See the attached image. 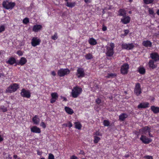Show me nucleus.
I'll list each match as a JSON object with an SVG mask.
<instances>
[{
    "label": "nucleus",
    "mask_w": 159,
    "mask_h": 159,
    "mask_svg": "<svg viewBox=\"0 0 159 159\" xmlns=\"http://www.w3.org/2000/svg\"><path fill=\"white\" fill-rule=\"evenodd\" d=\"M82 89L78 86L74 87L72 90L71 94L74 98H77L82 93Z\"/></svg>",
    "instance_id": "1"
},
{
    "label": "nucleus",
    "mask_w": 159,
    "mask_h": 159,
    "mask_svg": "<svg viewBox=\"0 0 159 159\" xmlns=\"http://www.w3.org/2000/svg\"><path fill=\"white\" fill-rule=\"evenodd\" d=\"M115 48V45L113 43H111L110 47L106 46L107 51L106 55L107 57H111L114 54V48Z\"/></svg>",
    "instance_id": "2"
},
{
    "label": "nucleus",
    "mask_w": 159,
    "mask_h": 159,
    "mask_svg": "<svg viewBox=\"0 0 159 159\" xmlns=\"http://www.w3.org/2000/svg\"><path fill=\"white\" fill-rule=\"evenodd\" d=\"M16 5L14 2H9L8 1H4L2 4L3 7L7 9H12Z\"/></svg>",
    "instance_id": "3"
},
{
    "label": "nucleus",
    "mask_w": 159,
    "mask_h": 159,
    "mask_svg": "<svg viewBox=\"0 0 159 159\" xmlns=\"http://www.w3.org/2000/svg\"><path fill=\"white\" fill-rule=\"evenodd\" d=\"M140 132H142V134L146 135L148 133L149 136L150 137H152L153 135L150 134L151 127L149 126H146L139 129Z\"/></svg>",
    "instance_id": "4"
},
{
    "label": "nucleus",
    "mask_w": 159,
    "mask_h": 159,
    "mask_svg": "<svg viewBox=\"0 0 159 159\" xmlns=\"http://www.w3.org/2000/svg\"><path fill=\"white\" fill-rule=\"evenodd\" d=\"M19 88L18 84L16 83L13 84L8 87L6 90L7 92L12 93L15 92Z\"/></svg>",
    "instance_id": "5"
},
{
    "label": "nucleus",
    "mask_w": 159,
    "mask_h": 159,
    "mask_svg": "<svg viewBox=\"0 0 159 159\" xmlns=\"http://www.w3.org/2000/svg\"><path fill=\"white\" fill-rule=\"evenodd\" d=\"M70 72V70L68 69L62 68L58 70L57 74L60 77H62L69 74Z\"/></svg>",
    "instance_id": "6"
},
{
    "label": "nucleus",
    "mask_w": 159,
    "mask_h": 159,
    "mask_svg": "<svg viewBox=\"0 0 159 159\" xmlns=\"http://www.w3.org/2000/svg\"><path fill=\"white\" fill-rule=\"evenodd\" d=\"M76 75L78 78L84 77L85 75L84 69L81 67L78 68L76 73Z\"/></svg>",
    "instance_id": "7"
},
{
    "label": "nucleus",
    "mask_w": 159,
    "mask_h": 159,
    "mask_svg": "<svg viewBox=\"0 0 159 159\" xmlns=\"http://www.w3.org/2000/svg\"><path fill=\"white\" fill-rule=\"evenodd\" d=\"M41 42V40L38 37H33L31 41V44L32 46L35 47L40 44Z\"/></svg>",
    "instance_id": "8"
},
{
    "label": "nucleus",
    "mask_w": 159,
    "mask_h": 159,
    "mask_svg": "<svg viewBox=\"0 0 159 159\" xmlns=\"http://www.w3.org/2000/svg\"><path fill=\"white\" fill-rule=\"evenodd\" d=\"M20 94L22 97L27 98H29L31 96L30 91L24 89H22L21 90Z\"/></svg>",
    "instance_id": "9"
},
{
    "label": "nucleus",
    "mask_w": 159,
    "mask_h": 159,
    "mask_svg": "<svg viewBox=\"0 0 159 159\" xmlns=\"http://www.w3.org/2000/svg\"><path fill=\"white\" fill-rule=\"evenodd\" d=\"M129 66L128 64H124L121 66L120 71L123 74H127L128 72Z\"/></svg>",
    "instance_id": "10"
},
{
    "label": "nucleus",
    "mask_w": 159,
    "mask_h": 159,
    "mask_svg": "<svg viewBox=\"0 0 159 159\" xmlns=\"http://www.w3.org/2000/svg\"><path fill=\"white\" fill-rule=\"evenodd\" d=\"M134 45L133 43H123L121 45V48L123 49L126 50H130L133 48L134 47Z\"/></svg>",
    "instance_id": "11"
},
{
    "label": "nucleus",
    "mask_w": 159,
    "mask_h": 159,
    "mask_svg": "<svg viewBox=\"0 0 159 159\" xmlns=\"http://www.w3.org/2000/svg\"><path fill=\"white\" fill-rule=\"evenodd\" d=\"M140 139L145 144H148L152 141L151 139L147 138L146 136L143 135H141Z\"/></svg>",
    "instance_id": "12"
},
{
    "label": "nucleus",
    "mask_w": 159,
    "mask_h": 159,
    "mask_svg": "<svg viewBox=\"0 0 159 159\" xmlns=\"http://www.w3.org/2000/svg\"><path fill=\"white\" fill-rule=\"evenodd\" d=\"M134 92L137 96H139L141 93L140 84L138 83L136 84L134 89Z\"/></svg>",
    "instance_id": "13"
},
{
    "label": "nucleus",
    "mask_w": 159,
    "mask_h": 159,
    "mask_svg": "<svg viewBox=\"0 0 159 159\" xmlns=\"http://www.w3.org/2000/svg\"><path fill=\"white\" fill-rule=\"evenodd\" d=\"M52 98L50 100V102L53 103L55 102L58 97V94L56 92L52 93L51 94Z\"/></svg>",
    "instance_id": "14"
},
{
    "label": "nucleus",
    "mask_w": 159,
    "mask_h": 159,
    "mask_svg": "<svg viewBox=\"0 0 159 159\" xmlns=\"http://www.w3.org/2000/svg\"><path fill=\"white\" fill-rule=\"evenodd\" d=\"M150 57L155 62L159 60V55L157 53H152L150 54Z\"/></svg>",
    "instance_id": "15"
},
{
    "label": "nucleus",
    "mask_w": 159,
    "mask_h": 159,
    "mask_svg": "<svg viewBox=\"0 0 159 159\" xmlns=\"http://www.w3.org/2000/svg\"><path fill=\"white\" fill-rule=\"evenodd\" d=\"M130 20V18L129 16H123V18L121 19V21L123 24H126L129 23Z\"/></svg>",
    "instance_id": "16"
},
{
    "label": "nucleus",
    "mask_w": 159,
    "mask_h": 159,
    "mask_svg": "<svg viewBox=\"0 0 159 159\" xmlns=\"http://www.w3.org/2000/svg\"><path fill=\"white\" fill-rule=\"evenodd\" d=\"M30 129L31 132L33 133H40L41 132L40 129L35 126H33Z\"/></svg>",
    "instance_id": "17"
},
{
    "label": "nucleus",
    "mask_w": 159,
    "mask_h": 159,
    "mask_svg": "<svg viewBox=\"0 0 159 159\" xmlns=\"http://www.w3.org/2000/svg\"><path fill=\"white\" fill-rule=\"evenodd\" d=\"M154 62H155L152 60H150L148 64L149 67L152 69H153L157 67V65L154 64Z\"/></svg>",
    "instance_id": "18"
},
{
    "label": "nucleus",
    "mask_w": 159,
    "mask_h": 159,
    "mask_svg": "<svg viewBox=\"0 0 159 159\" xmlns=\"http://www.w3.org/2000/svg\"><path fill=\"white\" fill-rule=\"evenodd\" d=\"M27 62V60L26 58L24 57L21 58L19 62L17 63L18 65H20L21 66H23Z\"/></svg>",
    "instance_id": "19"
},
{
    "label": "nucleus",
    "mask_w": 159,
    "mask_h": 159,
    "mask_svg": "<svg viewBox=\"0 0 159 159\" xmlns=\"http://www.w3.org/2000/svg\"><path fill=\"white\" fill-rule=\"evenodd\" d=\"M128 117V115L126 113H122L119 116V120L121 121H124Z\"/></svg>",
    "instance_id": "20"
},
{
    "label": "nucleus",
    "mask_w": 159,
    "mask_h": 159,
    "mask_svg": "<svg viewBox=\"0 0 159 159\" xmlns=\"http://www.w3.org/2000/svg\"><path fill=\"white\" fill-rule=\"evenodd\" d=\"M142 44L146 47H151L152 46V42L148 40L143 41L142 43Z\"/></svg>",
    "instance_id": "21"
},
{
    "label": "nucleus",
    "mask_w": 159,
    "mask_h": 159,
    "mask_svg": "<svg viewBox=\"0 0 159 159\" xmlns=\"http://www.w3.org/2000/svg\"><path fill=\"white\" fill-rule=\"evenodd\" d=\"M149 104L148 102L140 103L138 106V108H146L149 107Z\"/></svg>",
    "instance_id": "22"
},
{
    "label": "nucleus",
    "mask_w": 159,
    "mask_h": 159,
    "mask_svg": "<svg viewBox=\"0 0 159 159\" xmlns=\"http://www.w3.org/2000/svg\"><path fill=\"white\" fill-rule=\"evenodd\" d=\"M6 63L10 65H12L16 63V60L14 57H11L8 61H6Z\"/></svg>",
    "instance_id": "23"
},
{
    "label": "nucleus",
    "mask_w": 159,
    "mask_h": 159,
    "mask_svg": "<svg viewBox=\"0 0 159 159\" xmlns=\"http://www.w3.org/2000/svg\"><path fill=\"white\" fill-rule=\"evenodd\" d=\"M42 28V25H35L33 26V30L34 32H37Z\"/></svg>",
    "instance_id": "24"
},
{
    "label": "nucleus",
    "mask_w": 159,
    "mask_h": 159,
    "mask_svg": "<svg viewBox=\"0 0 159 159\" xmlns=\"http://www.w3.org/2000/svg\"><path fill=\"white\" fill-rule=\"evenodd\" d=\"M88 42L89 43L92 45H95L97 43L96 40L93 38H90Z\"/></svg>",
    "instance_id": "25"
},
{
    "label": "nucleus",
    "mask_w": 159,
    "mask_h": 159,
    "mask_svg": "<svg viewBox=\"0 0 159 159\" xmlns=\"http://www.w3.org/2000/svg\"><path fill=\"white\" fill-rule=\"evenodd\" d=\"M151 109L154 113H157L159 112V107L155 106H152Z\"/></svg>",
    "instance_id": "26"
},
{
    "label": "nucleus",
    "mask_w": 159,
    "mask_h": 159,
    "mask_svg": "<svg viewBox=\"0 0 159 159\" xmlns=\"http://www.w3.org/2000/svg\"><path fill=\"white\" fill-rule=\"evenodd\" d=\"M65 110L69 114L71 115L74 113L73 110L69 107H65Z\"/></svg>",
    "instance_id": "27"
},
{
    "label": "nucleus",
    "mask_w": 159,
    "mask_h": 159,
    "mask_svg": "<svg viewBox=\"0 0 159 159\" xmlns=\"http://www.w3.org/2000/svg\"><path fill=\"white\" fill-rule=\"evenodd\" d=\"M118 13L119 15L120 16H126V11L124 9H120Z\"/></svg>",
    "instance_id": "28"
},
{
    "label": "nucleus",
    "mask_w": 159,
    "mask_h": 159,
    "mask_svg": "<svg viewBox=\"0 0 159 159\" xmlns=\"http://www.w3.org/2000/svg\"><path fill=\"white\" fill-rule=\"evenodd\" d=\"M76 3L75 2H67L66 4V5L68 7L72 8L75 7V5Z\"/></svg>",
    "instance_id": "29"
},
{
    "label": "nucleus",
    "mask_w": 159,
    "mask_h": 159,
    "mask_svg": "<svg viewBox=\"0 0 159 159\" xmlns=\"http://www.w3.org/2000/svg\"><path fill=\"white\" fill-rule=\"evenodd\" d=\"M39 119L37 116H35L32 119V120L34 124L37 125L39 124Z\"/></svg>",
    "instance_id": "30"
},
{
    "label": "nucleus",
    "mask_w": 159,
    "mask_h": 159,
    "mask_svg": "<svg viewBox=\"0 0 159 159\" xmlns=\"http://www.w3.org/2000/svg\"><path fill=\"white\" fill-rule=\"evenodd\" d=\"M116 76V75L115 73H109L107 76H106V78H113Z\"/></svg>",
    "instance_id": "31"
},
{
    "label": "nucleus",
    "mask_w": 159,
    "mask_h": 159,
    "mask_svg": "<svg viewBox=\"0 0 159 159\" xmlns=\"http://www.w3.org/2000/svg\"><path fill=\"white\" fill-rule=\"evenodd\" d=\"M139 71L141 74H144L145 73V69L143 67H139Z\"/></svg>",
    "instance_id": "32"
},
{
    "label": "nucleus",
    "mask_w": 159,
    "mask_h": 159,
    "mask_svg": "<svg viewBox=\"0 0 159 159\" xmlns=\"http://www.w3.org/2000/svg\"><path fill=\"white\" fill-rule=\"evenodd\" d=\"M75 127L76 129H81L82 127V125L81 124L80 122H75Z\"/></svg>",
    "instance_id": "33"
},
{
    "label": "nucleus",
    "mask_w": 159,
    "mask_h": 159,
    "mask_svg": "<svg viewBox=\"0 0 159 159\" xmlns=\"http://www.w3.org/2000/svg\"><path fill=\"white\" fill-rule=\"evenodd\" d=\"M85 58L87 60H90L93 58V56L91 53H89L85 55Z\"/></svg>",
    "instance_id": "34"
},
{
    "label": "nucleus",
    "mask_w": 159,
    "mask_h": 159,
    "mask_svg": "<svg viewBox=\"0 0 159 159\" xmlns=\"http://www.w3.org/2000/svg\"><path fill=\"white\" fill-rule=\"evenodd\" d=\"M72 124L70 122H69L67 123L63 124L62 125L66 127H68L69 128H71L72 126Z\"/></svg>",
    "instance_id": "35"
},
{
    "label": "nucleus",
    "mask_w": 159,
    "mask_h": 159,
    "mask_svg": "<svg viewBox=\"0 0 159 159\" xmlns=\"http://www.w3.org/2000/svg\"><path fill=\"white\" fill-rule=\"evenodd\" d=\"M103 125L105 126H108L109 125L110 123L109 120H104L103 122Z\"/></svg>",
    "instance_id": "36"
},
{
    "label": "nucleus",
    "mask_w": 159,
    "mask_h": 159,
    "mask_svg": "<svg viewBox=\"0 0 159 159\" xmlns=\"http://www.w3.org/2000/svg\"><path fill=\"white\" fill-rule=\"evenodd\" d=\"M100 138L97 136H94V140L93 142L95 143H97L98 141L100 140Z\"/></svg>",
    "instance_id": "37"
},
{
    "label": "nucleus",
    "mask_w": 159,
    "mask_h": 159,
    "mask_svg": "<svg viewBox=\"0 0 159 159\" xmlns=\"http://www.w3.org/2000/svg\"><path fill=\"white\" fill-rule=\"evenodd\" d=\"M154 0H143L144 3L146 4H149L152 3Z\"/></svg>",
    "instance_id": "38"
},
{
    "label": "nucleus",
    "mask_w": 159,
    "mask_h": 159,
    "mask_svg": "<svg viewBox=\"0 0 159 159\" xmlns=\"http://www.w3.org/2000/svg\"><path fill=\"white\" fill-rule=\"evenodd\" d=\"M5 27L4 25H3L0 26V33L5 30Z\"/></svg>",
    "instance_id": "39"
},
{
    "label": "nucleus",
    "mask_w": 159,
    "mask_h": 159,
    "mask_svg": "<svg viewBox=\"0 0 159 159\" xmlns=\"http://www.w3.org/2000/svg\"><path fill=\"white\" fill-rule=\"evenodd\" d=\"M0 109L2 110V111L3 112H6L7 110V108L3 106H1L0 107Z\"/></svg>",
    "instance_id": "40"
},
{
    "label": "nucleus",
    "mask_w": 159,
    "mask_h": 159,
    "mask_svg": "<svg viewBox=\"0 0 159 159\" xmlns=\"http://www.w3.org/2000/svg\"><path fill=\"white\" fill-rule=\"evenodd\" d=\"M57 34V33H55L53 36H52L51 38L53 40H56L58 38Z\"/></svg>",
    "instance_id": "41"
},
{
    "label": "nucleus",
    "mask_w": 159,
    "mask_h": 159,
    "mask_svg": "<svg viewBox=\"0 0 159 159\" xmlns=\"http://www.w3.org/2000/svg\"><path fill=\"white\" fill-rule=\"evenodd\" d=\"M29 22V19L27 17L25 18L23 21V22L25 24H27Z\"/></svg>",
    "instance_id": "42"
},
{
    "label": "nucleus",
    "mask_w": 159,
    "mask_h": 159,
    "mask_svg": "<svg viewBox=\"0 0 159 159\" xmlns=\"http://www.w3.org/2000/svg\"><path fill=\"white\" fill-rule=\"evenodd\" d=\"M148 12L149 14L151 15H153L155 14L154 12L152 9H151L150 8H148Z\"/></svg>",
    "instance_id": "43"
},
{
    "label": "nucleus",
    "mask_w": 159,
    "mask_h": 159,
    "mask_svg": "<svg viewBox=\"0 0 159 159\" xmlns=\"http://www.w3.org/2000/svg\"><path fill=\"white\" fill-rule=\"evenodd\" d=\"M16 54H17L19 56H22L23 54V52L20 50L17 51Z\"/></svg>",
    "instance_id": "44"
},
{
    "label": "nucleus",
    "mask_w": 159,
    "mask_h": 159,
    "mask_svg": "<svg viewBox=\"0 0 159 159\" xmlns=\"http://www.w3.org/2000/svg\"><path fill=\"white\" fill-rule=\"evenodd\" d=\"M48 159H54V155L52 153L49 154Z\"/></svg>",
    "instance_id": "45"
},
{
    "label": "nucleus",
    "mask_w": 159,
    "mask_h": 159,
    "mask_svg": "<svg viewBox=\"0 0 159 159\" xmlns=\"http://www.w3.org/2000/svg\"><path fill=\"white\" fill-rule=\"evenodd\" d=\"M143 157L146 159H153L152 156H145Z\"/></svg>",
    "instance_id": "46"
},
{
    "label": "nucleus",
    "mask_w": 159,
    "mask_h": 159,
    "mask_svg": "<svg viewBox=\"0 0 159 159\" xmlns=\"http://www.w3.org/2000/svg\"><path fill=\"white\" fill-rule=\"evenodd\" d=\"M40 125L43 128H45L46 126L44 122H42L41 123Z\"/></svg>",
    "instance_id": "47"
},
{
    "label": "nucleus",
    "mask_w": 159,
    "mask_h": 159,
    "mask_svg": "<svg viewBox=\"0 0 159 159\" xmlns=\"http://www.w3.org/2000/svg\"><path fill=\"white\" fill-rule=\"evenodd\" d=\"M124 36H126L129 33V31L128 30H125L124 31Z\"/></svg>",
    "instance_id": "48"
},
{
    "label": "nucleus",
    "mask_w": 159,
    "mask_h": 159,
    "mask_svg": "<svg viewBox=\"0 0 159 159\" xmlns=\"http://www.w3.org/2000/svg\"><path fill=\"white\" fill-rule=\"evenodd\" d=\"M96 102L97 104H99L101 102V100L99 98H98L96 99Z\"/></svg>",
    "instance_id": "49"
},
{
    "label": "nucleus",
    "mask_w": 159,
    "mask_h": 159,
    "mask_svg": "<svg viewBox=\"0 0 159 159\" xmlns=\"http://www.w3.org/2000/svg\"><path fill=\"white\" fill-rule=\"evenodd\" d=\"M37 154L39 155H41L42 154V152L40 151L39 150H37Z\"/></svg>",
    "instance_id": "50"
},
{
    "label": "nucleus",
    "mask_w": 159,
    "mask_h": 159,
    "mask_svg": "<svg viewBox=\"0 0 159 159\" xmlns=\"http://www.w3.org/2000/svg\"><path fill=\"white\" fill-rule=\"evenodd\" d=\"M70 158L71 159H78V157L75 155L72 156Z\"/></svg>",
    "instance_id": "51"
},
{
    "label": "nucleus",
    "mask_w": 159,
    "mask_h": 159,
    "mask_svg": "<svg viewBox=\"0 0 159 159\" xmlns=\"http://www.w3.org/2000/svg\"><path fill=\"white\" fill-rule=\"evenodd\" d=\"M4 140L3 137L0 134V142L3 141Z\"/></svg>",
    "instance_id": "52"
},
{
    "label": "nucleus",
    "mask_w": 159,
    "mask_h": 159,
    "mask_svg": "<svg viewBox=\"0 0 159 159\" xmlns=\"http://www.w3.org/2000/svg\"><path fill=\"white\" fill-rule=\"evenodd\" d=\"M51 74L52 75H53L54 76H55L56 75V72L54 71H52Z\"/></svg>",
    "instance_id": "53"
},
{
    "label": "nucleus",
    "mask_w": 159,
    "mask_h": 159,
    "mask_svg": "<svg viewBox=\"0 0 159 159\" xmlns=\"http://www.w3.org/2000/svg\"><path fill=\"white\" fill-rule=\"evenodd\" d=\"M79 154H82V155H84V154H85V153H84V152L83 151L81 150H80V152H79Z\"/></svg>",
    "instance_id": "54"
},
{
    "label": "nucleus",
    "mask_w": 159,
    "mask_h": 159,
    "mask_svg": "<svg viewBox=\"0 0 159 159\" xmlns=\"http://www.w3.org/2000/svg\"><path fill=\"white\" fill-rule=\"evenodd\" d=\"M84 2L86 3H89L91 2V0H84Z\"/></svg>",
    "instance_id": "55"
},
{
    "label": "nucleus",
    "mask_w": 159,
    "mask_h": 159,
    "mask_svg": "<svg viewBox=\"0 0 159 159\" xmlns=\"http://www.w3.org/2000/svg\"><path fill=\"white\" fill-rule=\"evenodd\" d=\"M107 30V27L105 26H103L102 28V30L103 31H105Z\"/></svg>",
    "instance_id": "56"
},
{
    "label": "nucleus",
    "mask_w": 159,
    "mask_h": 159,
    "mask_svg": "<svg viewBox=\"0 0 159 159\" xmlns=\"http://www.w3.org/2000/svg\"><path fill=\"white\" fill-rule=\"evenodd\" d=\"M62 99H63V100L64 101H67L66 98L65 97H63Z\"/></svg>",
    "instance_id": "57"
},
{
    "label": "nucleus",
    "mask_w": 159,
    "mask_h": 159,
    "mask_svg": "<svg viewBox=\"0 0 159 159\" xmlns=\"http://www.w3.org/2000/svg\"><path fill=\"white\" fill-rule=\"evenodd\" d=\"M129 157V155H128V154L125 155V158H128V157Z\"/></svg>",
    "instance_id": "58"
},
{
    "label": "nucleus",
    "mask_w": 159,
    "mask_h": 159,
    "mask_svg": "<svg viewBox=\"0 0 159 159\" xmlns=\"http://www.w3.org/2000/svg\"><path fill=\"white\" fill-rule=\"evenodd\" d=\"M4 74L3 73H0V78H1L2 76H4Z\"/></svg>",
    "instance_id": "59"
},
{
    "label": "nucleus",
    "mask_w": 159,
    "mask_h": 159,
    "mask_svg": "<svg viewBox=\"0 0 159 159\" xmlns=\"http://www.w3.org/2000/svg\"><path fill=\"white\" fill-rule=\"evenodd\" d=\"M156 13L157 15L159 16V9L157 10V12H156Z\"/></svg>",
    "instance_id": "60"
},
{
    "label": "nucleus",
    "mask_w": 159,
    "mask_h": 159,
    "mask_svg": "<svg viewBox=\"0 0 159 159\" xmlns=\"http://www.w3.org/2000/svg\"><path fill=\"white\" fill-rule=\"evenodd\" d=\"M13 157L15 159H16V158L17 157V156L16 155H14L13 156Z\"/></svg>",
    "instance_id": "61"
},
{
    "label": "nucleus",
    "mask_w": 159,
    "mask_h": 159,
    "mask_svg": "<svg viewBox=\"0 0 159 159\" xmlns=\"http://www.w3.org/2000/svg\"><path fill=\"white\" fill-rule=\"evenodd\" d=\"M132 0H129V2H132Z\"/></svg>",
    "instance_id": "62"
},
{
    "label": "nucleus",
    "mask_w": 159,
    "mask_h": 159,
    "mask_svg": "<svg viewBox=\"0 0 159 159\" xmlns=\"http://www.w3.org/2000/svg\"><path fill=\"white\" fill-rule=\"evenodd\" d=\"M40 159H45V158H44V157H42V158H40Z\"/></svg>",
    "instance_id": "63"
},
{
    "label": "nucleus",
    "mask_w": 159,
    "mask_h": 159,
    "mask_svg": "<svg viewBox=\"0 0 159 159\" xmlns=\"http://www.w3.org/2000/svg\"><path fill=\"white\" fill-rule=\"evenodd\" d=\"M68 0H65V1L67 2H68Z\"/></svg>",
    "instance_id": "64"
}]
</instances>
